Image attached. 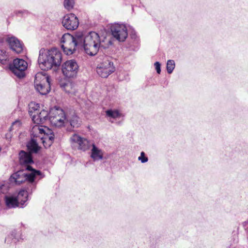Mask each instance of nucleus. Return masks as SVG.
<instances>
[{
    "label": "nucleus",
    "instance_id": "f257e3e1",
    "mask_svg": "<svg viewBox=\"0 0 248 248\" xmlns=\"http://www.w3.org/2000/svg\"><path fill=\"white\" fill-rule=\"evenodd\" d=\"M62 59V54L56 48H53L48 51L41 49L39 51L38 62L40 68L46 71L60 66Z\"/></svg>",
    "mask_w": 248,
    "mask_h": 248
},
{
    "label": "nucleus",
    "instance_id": "f03ea898",
    "mask_svg": "<svg viewBox=\"0 0 248 248\" xmlns=\"http://www.w3.org/2000/svg\"><path fill=\"white\" fill-rule=\"evenodd\" d=\"M25 170L31 172L28 173H25L23 169L16 171L10 177V183L20 185L27 181L29 186H32L33 189H35L36 183L35 182V180L37 176L42 175L41 171L33 169L31 166H28Z\"/></svg>",
    "mask_w": 248,
    "mask_h": 248
},
{
    "label": "nucleus",
    "instance_id": "7ed1b4c3",
    "mask_svg": "<svg viewBox=\"0 0 248 248\" xmlns=\"http://www.w3.org/2000/svg\"><path fill=\"white\" fill-rule=\"evenodd\" d=\"M82 40L80 32L76 33L75 36L65 33L61 39V47L66 55H71L75 51L76 46H80Z\"/></svg>",
    "mask_w": 248,
    "mask_h": 248
},
{
    "label": "nucleus",
    "instance_id": "20e7f679",
    "mask_svg": "<svg viewBox=\"0 0 248 248\" xmlns=\"http://www.w3.org/2000/svg\"><path fill=\"white\" fill-rule=\"evenodd\" d=\"M82 42L80 46H83L85 52L90 55L94 56L99 52V36L94 31L90 32L85 36L81 33Z\"/></svg>",
    "mask_w": 248,
    "mask_h": 248
},
{
    "label": "nucleus",
    "instance_id": "39448f33",
    "mask_svg": "<svg viewBox=\"0 0 248 248\" xmlns=\"http://www.w3.org/2000/svg\"><path fill=\"white\" fill-rule=\"evenodd\" d=\"M34 87L42 95L47 94L50 91V79L48 76L42 73H37L35 76Z\"/></svg>",
    "mask_w": 248,
    "mask_h": 248
},
{
    "label": "nucleus",
    "instance_id": "423d86ee",
    "mask_svg": "<svg viewBox=\"0 0 248 248\" xmlns=\"http://www.w3.org/2000/svg\"><path fill=\"white\" fill-rule=\"evenodd\" d=\"M66 118L63 109L55 107L50 110L49 121L52 125L57 127L65 125Z\"/></svg>",
    "mask_w": 248,
    "mask_h": 248
},
{
    "label": "nucleus",
    "instance_id": "0eeeda50",
    "mask_svg": "<svg viewBox=\"0 0 248 248\" xmlns=\"http://www.w3.org/2000/svg\"><path fill=\"white\" fill-rule=\"evenodd\" d=\"M115 67L113 62L110 60V58L105 56L102 62L98 65L97 73L102 78H106L110 74L114 72Z\"/></svg>",
    "mask_w": 248,
    "mask_h": 248
},
{
    "label": "nucleus",
    "instance_id": "6e6552de",
    "mask_svg": "<svg viewBox=\"0 0 248 248\" xmlns=\"http://www.w3.org/2000/svg\"><path fill=\"white\" fill-rule=\"evenodd\" d=\"M10 71L17 78H21L25 76V71L27 68V63L23 59H16L9 64Z\"/></svg>",
    "mask_w": 248,
    "mask_h": 248
},
{
    "label": "nucleus",
    "instance_id": "1a4fd4ad",
    "mask_svg": "<svg viewBox=\"0 0 248 248\" xmlns=\"http://www.w3.org/2000/svg\"><path fill=\"white\" fill-rule=\"evenodd\" d=\"M111 31L113 36L119 42H124L127 37V29L124 24L115 23L111 25Z\"/></svg>",
    "mask_w": 248,
    "mask_h": 248
},
{
    "label": "nucleus",
    "instance_id": "9d476101",
    "mask_svg": "<svg viewBox=\"0 0 248 248\" xmlns=\"http://www.w3.org/2000/svg\"><path fill=\"white\" fill-rule=\"evenodd\" d=\"M79 66L74 60L65 62L62 65V72L63 75L69 78L75 77L78 71Z\"/></svg>",
    "mask_w": 248,
    "mask_h": 248
},
{
    "label": "nucleus",
    "instance_id": "9b49d317",
    "mask_svg": "<svg viewBox=\"0 0 248 248\" xmlns=\"http://www.w3.org/2000/svg\"><path fill=\"white\" fill-rule=\"evenodd\" d=\"M62 24L68 30H75L79 25L78 17L74 14L66 15L62 19Z\"/></svg>",
    "mask_w": 248,
    "mask_h": 248
},
{
    "label": "nucleus",
    "instance_id": "f8f14e48",
    "mask_svg": "<svg viewBox=\"0 0 248 248\" xmlns=\"http://www.w3.org/2000/svg\"><path fill=\"white\" fill-rule=\"evenodd\" d=\"M70 139L73 142L77 143L78 144V149L83 151L89 149L90 147L91 146H93V144L87 139L82 138L76 134L73 135Z\"/></svg>",
    "mask_w": 248,
    "mask_h": 248
},
{
    "label": "nucleus",
    "instance_id": "ddd939ff",
    "mask_svg": "<svg viewBox=\"0 0 248 248\" xmlns=\"http://www.w3.org/2000/svg\"><path fill=\"white\" fill-rule=\"evenodd\" d=\"M6 41L9 44L10 48L16 53L19 54L23 51V45L16 37L8 36Z\"/></svg>",
    "mask_w": 248,
    "mask_h": 248
},
{
    "label": "nucleus",
    "instance_id": "4468645a",
    "mask_svg": "<svg viewBox=\"0 0 248 248\" xmlns=\"http://www.w3.org/2000/svg\"><path fill=\"white\" fill-rule=\"evenodd\" d=\"M19 161L20 165L24 166L26 168L28 166L33 163L32 154L21 150L19 153Z\"/></svg>",
    "mask_w": 248,
    "mask_h": 248
},
{
    "label": "nucleus",
    "instance_id": "2eb2a0df",
    "mask_svg": "<svg viewBox=\"0 0 248 248\" xmlns=\"http://www.w3.org/2000/svg\"><path fill=\"white\" fill-rule=\"evenodd\" d=\"M32 119L36 124H44L46 120H49V113L43 109L41 112H37L36 114H31Z\"/></svg>",
    "mask_w": 248,
    "mask_h": 248
},
{
    "label": "nucleus",
    "instance_id": "dca6fc26",
    "mask_svg": "<svg viewBox=\"0 0 248 248\" xmlns=\"http://www.w3.org/2000/svg\"><path fill=\"white\" fill-rule=\"evenodd\" d=\"M34 189L32 186H29L27 188V190L21 189L19 191L16 198L18 199V202L21 204V207H23L27 201L29 193H31Z\"/></svg>",
    "mask_w": 248,
    "mask_h": 248
},
{
    "label": "nucleus",
    "instance_id": "f3484780",
    "mask_svg": "<svg viewBox=\"0 0 248 248\" xmlns=\"http://www.w3.org/2000/svg\"><path fill=\"white\" fill-rule=\"evenodd\" d=\"M81 124V120L77 115H73L70 116H67L65 125H70L71 128L69 130H72L71 128H77L79 127Z\"/></svg>",
    "mask_w": 248,
    "mask_h": 248
},
{
    "label": "nucleus",
    "instance_id": "a211bd4d",
    "mask_svg": "<svg viewBox=\"0 0 248 248\" xmlns=\"http://www.w3.org/2000/svg\"><path fill=\"white\" fill-rule=\"evenodd\" d=\"M5 204L8 208H14L19 206L18 199L13 196H5L4 197Z\"/></svg>",
    "mask_w": 248,
    "mask_h": 248
},
{
    "label": "nucleus",
    "instance_id": "6ab92c4d",
    "mask_svg": "<svg viewBox=\"0 0 248 248\" xmlns=\"http://www.w3.org/2000/svg\"><path fill=\"white\" fill-rule=\"evenodd\" d=\"M40 139L44 147L46 148L49 147L52 144L54 139V135L52 133L50 134L46 133L44 135L43 137H41Z\"/></svg>",
    "mask_w": 248,
    "mask_h": 248
},
{
    "label": "nucleus",
    "instance_id": "aec40b11",
    "mask_svg": "<svg viewBox=\"0 0 248 248\" xmlns=\"http://www.w3.org/2000/svg\"><path fill=\"white\" fill-rule=\"evenodd\" d=\"M91 157L94 161L102 159L103 157L102 150L98 148L94 144H93Z\"/></svg>",
    "mask_w": 248,
    "mask_h": 248
},
{
    "label": "nucleus",
    "instance_id": "412c9836",
    "mask_svg": "<svg viewBox=\"0 0 248 248\" xmlns=\"http://www.w3.org/2000/svg\"><path fill=\"white\" fill-rule=\"evenodd\" d=\"M27 147L29 152L32 153H37L40 150V147L36 141L34 139H31L27 144Z\"/></svg>",
    "mask_w": 248,
    "mask_h": 248
},
{
    "label": "nucleus",
    "instance_id": "4be33fe9",
    "mask_svg": "<svg viewBox=\"0 0 248 248\" xmlns=\"http://www.w3.org/2000/svg\"><path fill=\"white\" fill-rule=\"evenodd\" d=\"M99 42L100 43H99V50L100 49L102 50V48L106 49L112 44L110 38L106 37H103V38H101L99 36Z\"/></svg>",
    "mask_w": 248,
    "mask_h": 248
},
{
    "label": "nucleus",
    "instance_id": "5701e85b",
    "mask_svg": "<svg viewBox=\"0 0 248 248\" xmlns=\"http://www.w3.org/2000/svg\"><path fill=\"white\" fill-rule=\"evenodd\" d=\"M106 115L108 117L116 119L121 116V113L117 109H108L106 111Z\"/></svg>",
    "mask_w": 248,
    "mask_h": 248
},
{
    "label": "nucleus",
    "instance_id": "b1692460",
    "mask_svg": "<svg viewBox=\"0 0 248 248\" xmlns=\"http://www.w3.org/2000/svg\"><path fill=\"white\" fill-rule=\"evenodd\" d=\"M175 68V62L173 60H169L167 62L166 68L167 72L171 74Z\"/></svg>",
    "mask_w": 248,
    "mask_h": 248
},
{
    "label": "nucleus",
    "instance_id": "393cba45",
    "mask_svg": "<svg viewBox=\"0 0 248 248\" xmlns=\"http://www.w3.org/2000/svg\"><path fill=\"white\" fill-rule=\"evenodd\" d=\"M18 236L19 234L17 235L16 231H13L11 234V236H9L5 238V241H7L8 243L10 241V239L12 238L13 242L16 243L19 241V238L18 237Z\"/></svg>",
    "mask_w": 248,
    "mask_h": 248
},
{
    "label": "nucleus",
    "instance_id": "a878e982",
    "mask_svg": "<svg viewBox=\"0 0 248 248\" xmlns=\"http://www.w3.org/2000/svg\"><path fill=\"white\" fill-rule=\"evenodd\" d=\"M74 0H64L63 1V5L64 8L69 11L74 8Z\"/></svg>",
    "mask_w": 248,
    "mask_h": 248
},
{
    "label": "nucleus",
    "instance_id": "bb28decb",
    "mask_svg": "<svg viewBox=\"0 0 248 248\" xmlns=\"http://www.w3.org/2000/svg\"><path fill=\"white\" fill-rule=\"evenodd\" d=\"M29 106L30 108L29 112L30 114V115L31 114H36V112H39V110H38V108L39 107V106H38L37 104L35 105V104L31 103L30 104Z\"/></svg>",
    "mask_w": 248,
    "mask_h": 248
},
{
    "label": "nucleus",
    "instance_id": "cd10ccee",
    "mask_svg": "<svg viewBox=\"0 0 248 248\" xmlns=\"http://www.w3.org/2000/svg\"><path fill=\"white\" fill-rule=\"evenodd\" d=\"M7 59L6 52L5 51L0 50V62L4 63Z\"/></svg>",
    "mask_w": 248,
    "mask_h": 248
},
{
    "label": "nucleus",
    "instance_id": "c85d7f7f",
    "mask_svg": "<svg viewBox=\"0 0 248 248\" xmlns=\"http://www.w3.org/2000/svg\"><path fill=\"white\" fill-rule=\"evenodd\" d=\"M139 160L142 163H145L148 161V158L145 156L144 152H141L140 155L138 157Z\"/></svg>",
    "mask_w": 248,
    "mask_h": 248
},
{
    "label": "nucleus",
    "instance_id": "c756f323",
    "mask_svg": "<svg viewBox=\"0 0 248 248\" xmlns=\"http://www.w3.org/2000/svg\"><path fill=\"white\" fill-rule=\"evenodd\" d=\"M154 66H155V68L156 70V72L157 74H160L161 72V64L158 62H156L154 63Z\"/></svg>",
    "mask_w": 248,
    "mask_h": 248
},
{
    "label": "nucleus",
    "instance_id": "7c9ffc66",
    "mask_svg": "<svg viewBox=\"0 0 248 248\" xmlns=\"http://www.w3.org/2000/svg\"><path fill=\"white\" fill-rule=\"evenodd\" d=\"M34 130H37L39 131V133L41 134H46V133H45V130L43 128H40L39 127L37 126L36 127L33 128Z\"/></svg>",
    "mask_w": 248,
    "mask_h": 248
},
{
    "label": "nucleus",
    "instance_id": "2f4dec72",
    "mask_svg": "<svg viewBox=\"0 0 248 248\" xmlns=\"http://www.w3.org/2000/svg\"><path fill=\"white\" fill-rule=\"evenodd\" d=\"M28 12L27 10H21V11H18L16 12V14H27Z\"/></svg>",
    "mask_w": 248,
    "mask_h": 248
}]
</instances>
